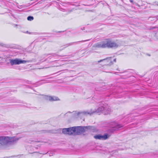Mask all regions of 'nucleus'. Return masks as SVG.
Here are the masks:
<instances>
[{
  "mask_svg": "<svg viewBox=\"0 0 158 158\" xmlns=\"http://www.w3.org/2000/svg\"><path fill=\"white\" fill-rule=\"evenodd\" d=\"M105 105H103L102 106H101L98 107L97 110H95L92 111V110H91L89 111H84L81 113H78L79 114H82L85 115H86L87 114H89L91 115L94 113H99L102 112L103 113V110L104 108Z\"/></svg>",
  "mask_w": 158,
  "mask_h": 158,
  "instance_id": "f257e3e1",
  "label": "nucleus"
},
{
  "mask_svg": "<svg viewBox=\"0 0 158 158\" xmlns=\"http://www.w3.org/2000/svg\"><path fill=\"white\" fill-rule=\"evenodd\" d=\"M72 135H78L85 131V129L83 127L77 126L72 127Z\"/></svg>",
  "mask_w": 158,
  "mask_h": 158,
  "instance_id": "f03ea898",
  "label": "nucleus"
},
{
  "mask_svg": "<svg viewBox=\"0 0 158 158\" xmlns=\"http://www.w3.org/2000/svg\"><path fill=\"white\" fill-rule=\"evenodd\" d=\"M9 61L11 66H13L15 65H19L21 64H25L27 61L24 60H22L18 58H16L14 59H10Z\"/></svg>",
  "mask_w": 158,
  "mask_h": 158,
  "instance_id": "7ed1b4c3",
  "label": "nucleus"
},
{
  "mask_svg": "<svg viewBox=\"0 0 158 158\" xmlns=\"http://www.w3.org/2000/svg\"><path fill=\"white\" fill-rule=\"evenodd\" d=\"M106 48H116L118 46V45L116 43L109 39L105 40Z\"/></svg>",
  "mask_w": 158,
  "mask_h": 158,
  "instance_id": "20e7f679",
  "label": "nucleus"
},
{
  "mask_svg": "<svg viewBox=\"0 0 158 158\" xmlns=\"http://www.w3.org/2000/svg\"><path fill=\"white\" fill-rule=\"evenodd\" d=\"M9 138L8 136H0V148L3 145L9 143Z\"/></svg>",
  "mask_w": 158,
  "mask_h": 158,
  "instance_id": "39448f33",
  "label": "nucleus"
},
{
  "mask_svg": "<svg viewBox=\"0 0 158 158\" xmlns=\"http://www.w3.org/2000/svg\"><path fill=\"white\" fill-rule=\"evenodd\" d=\"M106 44L105 40L96 43L94 45L93 47L98 48H106Z\"/></svg>",
  "mask_w": 158,
  "mask_h": 158,
  "instance_id": "423d86ee",
  "label": "nucleus"
},
{
  "mask_svg": "<svg viewBox=\"0 0 158 158\" xmlns=\"http://www.w3.org/2000/svg\"><path fill=\"white\" fill-rule=\"evenodd\" d=\"M72 127L69 128H64L62 129V133L64 134L72 135Z\"/></svg>",
  "mask_w": 158,
  "mask_h": 158,
  "instance_id": "0eeeda50",
  "label": "nucleus"
},
{
  "mask_svg": "<svg viewBox=\"0 0 158 158\" xmlns=\"http://www.w3.org/2000/svg\"><path fill=\"white\" fill-rule=\"evenodd\" d=\"M103 110L104 111H103V113L105 115L109 114L111 112V110L109 106L105 105Z\"/></svg>",
  "mask_w": 158,
  "mask_h": 158,
  "instance_id": "6e6552de",
  "label": "nucleus"
},
{
  "mask_svg": "<svg viewBox=\"0 0 158 158\" xmlns=\"http://www.w3.org/2000/svg\"><path fill=\"white\" fill-rule=\"evenodd\" d=\"M46 99L50 101L59 100V98L55 96H47Z\"/></svg>",
  "mask_w": 158,
  "mask_h": 158,
  "instance_id": "1a4fd4ad",
  "label": "nucleus"
},
{
  "mask_svg": "<svg viewBox=\"0 0 158 158\" xmlns=\"http://www.w3.org/2000/svg\"><path fill=\"white\" fill-rule=\"evenodd\" d=\"M9 143H14L17 142L20 138H16L14 137H9Z\"/></svg>",
  "mask_w": 158,
  "mask_h": 158,
  "instance_id": "9d476101",
  "label": "nucleus"
},
{
  "mask_svg": "<svg viewBox=\"0 0 158 158\" xmlns=\"http://www.w3.org/2000/svg\"><path fill=\"white\" fill-rule=\"evenodd\" d=\"M111 57L109 58H106L100 60L98 61V62L99 63L102 61H106L107 62H110L111 63L110 64V65L112 64V61L111 60Z\"/></svg>",
  "mask_w": 158,
  "mask_h": 158,
  "instance_id": "9b49d317",
  "label": "nucleus"
},
{
  "mask_svg": "<svg viewBox=\"0 0 158 158\" xmlns=\"http://www.w3.org/2000/svg\"><path fill=\"white\" fill-rule=\"evenodd\" d=\"M109 137L108 135L105 134L104 135H101V140H106L108 139Z\"/></svg>",
  "mask_w": 158,
  "mask_h": 158,
  "instance_id": "f8f14e48",
  "label": "nucleus"
},
{
  "mask_svg": "<svg viewBox=\"0 0 158 158\" xmlns=\"http://www.w3.org/2000/svg\"><path fill=\"white\" fill-rule=\"evenodd\" d=\"M101 135H96L94 136V137L96 139L101 140Z\"/></svg>",
  "mask_w": 158,
  "mask_h": 158,
  "instance_id": "ddd939ff",
  "label": "nucleus"
},
{
  "mask_svg": "<svg viewBox=\"0 0 158 158\" xmlns=\"http://www.w3.org/2000/svg\"><path fill=\"white\" fill-rule=\"evenodd\" d=\"M34 19V18L33 16H29L27 18V20L29 21H32Z\"/></svg>",
  "mask_w": 158,
  "mask_h": 158,
  "instance_id": "4468645a",
  "label": "nucleus"
},
{
  "mask_svg": "<svg viewBox=\"0 0 158 158\" xmlns=\"http://www.w3.org/2000/svg\"><path fill=\"white\" fill-rule=\"evenodd\" d=\"M84 128V129L85 130V129H91L92 127L90 126H84L83 127Z\"/></svg>",
  "mask_w": 158,
  "mask_h": 158,
  "instance_id": "2eb2a0df",
  "label": "nucleus"
},
{
  "mask_svg": "<svg viewBox=\"0 0 158 158\" xmlns=\"http://www.w3.org/2000/svg\"><path fill=\"white\" fill-rule=\"evenodd\" d=\"M122 127H123V126L121 124H117L116 126V127L118 129L119 128H121Z\"/></svg>",
  "mask_w": 158,
  "mask_h": 158,
  "instance_id": "dca6fc26",
  "label": "nucleus"
},
{
  "mask_svg": "<svg viewBox=\"0 0 158 158\" xmlns=\"http://www.w3.org/2000/svg\"><path fill=\"white\" fill-rule=\"evenodd\" d=\"M130 2L131 3H133V1L132 0H130Z\"/></svg>",
  "mask_w": 158,
  "mask_h": 158,
  "instance_id": "f3484780",
  "label": "nucleus"
},
{
  "mask_svg": "<svg viewBox=\"0 0 158 158\" xmlns=\"http://www.w3.org/2000/svg\"><path fill=\"white\" fill-rule=\"evenodd\" d=\"M114 62H116V59H114Z\"/></svg>",
  "mask_w": 158,
  "mask_h": 158,
  "instance_id": "a211bd4d",
  "label": "nucleus"
},
{
  "mask_svg": "<svg viewBox=\"0 0 158 158\" xmlns=\"http://www.w3.org/2000/svg\"><path fill=\"white\" fill-rule=\"evenodd\" d=\"M72 10H70V11H69V13L71 12H72Z\"/></svg>",
  "mask_w": 158,
  "mask_h": 158,
  "instance_id": "6ab92c4d",
  "label": "nucleus"
}]
</instances>
